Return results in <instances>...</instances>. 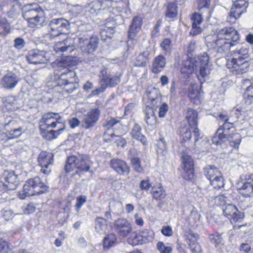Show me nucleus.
I'll list each match as a JSON object with an SVG mask.
<instances>
[{
  "mask_svg": "<svg viewBox=\"0 0 253 253\" xmlns=\"http://www.w3.org/2000/svg\"><path fill=\"white\" fill-rule=\"evenodd\" d=\"M157 153L158 159L165 161L169 158V154L167 148V144L164 138H160L157 144Z\"/></svg>",
  "mask_w": 253,
  "mask_h": 253,
  "instance_id": "nucleus-29",
  "label": "nucleus"
},
{
  "mask_svg": "<svg viewBox=\"0 0 253 253\" xmlns=\"http://www.w3.org/2000/svg\"><path fill=\"white\" fill-rule=\"evenodd\" d=\"M176 95V89L175 86V81L172 80L169 87V95L170 97H173Z\"/></svg>",
  "mask_w": 253,
  "mask_h": 253,
  "instance_id": "nucleus-61",
  "label": "nucleus"
},
{
  "mask_svg": "<svg viewBox=\"0 0 253 253\" xmlns=\"http://www.w3.org/2000/svg\"><path fill=\"white\" fill-rule=\"evenodd\" d=\"M223 213L233 223L240 221L244 216L243 213L240 212L237 207L231 204L223 205L222 207Z\"/></svg>",
  "mask_w": 253,
  "mask_h": 253,
  "instance_id": "nucleus-17",
  "label": "nucleus"
},
{
  "mask_svg": "<svg viewBox=\"0 0 253 253\" xmlns=\"http://www.w3.org/2000/svg\"><path fill=\"white\" fill-rule=\"evenodd\" d=\"M25 44V42L24 40L20 38H16L14 40V47L18 49H22Z\"/></svg>",
  "mask_w": 253,
  "mask_h": 253,
  "instance_id": "nucleus-59",
  "label": "nucleus"
},
{
  "mask_svg": "<svg viewBox=\"0 0 253 253\" xmlns=\"http://www.w3.org/2000/svg\"><path fill=\"white\" fill-rule=\"evenodd\" d=\"M99 43L97 37H91L90 39L75 38L73 40L67 38L62 42H56L53 47L57 53L71 52L74 50L73 44L82 53L90 54L96 49Z\"/></svg>",
  "mask_w": 253,
  "mask_h": 253,
  "instance_id": "nucleus-1",
  "label": "nucleus"
},
{
  "mask_svg": "<svg viewBox=\"0 0 253 253\" xmlns=\"http://www.w3.org/2000/svg\"><path fill=\"white\" fill-rule=\"evenodd\" d=\"M2 215L3 218L6 221H9L12 219L16 213H14L12 210L10 209H3L2 211Z\"/></svg>",
  "mask_w": 253,
  "mask_h": 253,
  "instance_id": "nucleus-56",
  "label": "nucleus"
},
{
  "mask_svg": "<svg viewBox=\"0 0 253 253\" xmlns=\"http://www.w3.org/2000/svg\"><path fill=\"white\" fill-rule=\"evenodd\" d=\"M156 248L160 253H171L172 252V248L169 244H165L162 241L158 242Z\"/></svg>",
  "mask_w": 253,
  "mask_h": 253,
  "instance_id": "nucleus-44",
  "label": "nucleus"
},
{
  "mask_svg": "<svg viewBox=\"0 0 253 253\" xmlns=\"http://www.w3.org/2000/svg\"><path fill=\"white\" fill-rule=\"evenodd\" d=\"M141 126L137 124H135L132 129L130 134L133 138L140 141L143 145H146L147 139L141 133Z\"/></svg>",
  "mask_w": 253,
  "mask_h": 253,
  "instance_id": "nucleus-34",
  "label": "nucleus"
},
{
  "mask_svg": "<svg viewBox=\"0 0 253 253\" xmlns=\"http://www.w3.org/2000/svg\"><path fill=\"white\" fill-rule=\"evenodd\" d=\"M115 228L119 235L123 237L128 236L132 231L130 223L125 219H119L116 221Z\"/></svg>",
  "mask_w": 253,
  "mask_h": 253,
  "instance_id": "nucleus-23",
  "label": "nucleus"
},
{
  "mask_svg": "<svg viewBox=\"0 0 253 253\" xmlns=\"http://www.w3.org/2000/svg\"><path fill=\"white\" fill-rule=\"evenodd\" d=\"M110 0L111 1V5H109V10L110 11V13L113 12L115 14L116 11L127 13V11H129L127 2L122 0H120L118 2H113L111 0Z\"/></svg>",
  "mask_w": 253,
  "mask_h": 253,
  "instance_id": "nucleus-31",
  "label": "nucleus"
},
{
  "mask_svg": "<svg viewBox=\"0 0 253 253\" xmlns=\"http://www.w3.org/2000/svg\"><path fill=\"white\" fill-rule=\"evenodd\" d=\"M160 47L162 48L165 54L170 52L172 49L171 41L169 39H165L160 44Z\"/></svg>",
  "mask_w": 253,
  "mask_h": 253,
  "instance_id": "nucleus-50",
  "label": "nucleus"
},
{
  "mask_svg": "<svg viewBox=\"0 0 253 253\" xmlns=\"http://www.w3.org/2000/svg\"><path fill=\"white\" fill-rule=\"evenodd\" d=\"M101 73L102 76V80L108 85L113 87L116 85L120 82L119 76L111 77L110 76L106 75V71L105 70H102Z\"/></svg>",
  "mask_w": 253,
  "mask_h": 253,
  "instance_id": "nucleus-36",
  "label": "nucleus"
},
{
  "mask_svg": "<svg viewBox=\"0 0 253 253\" xmlns=\"http://www.w3.org/2000/svg\"><path fill=\"white\" fill-rule=\"evenodd\" d=\"M3 179L4 181H0V188L4 190H14L20 183L18 176L14 171H5Z\"/></svg>",
  "mask_w": 253,
  "mask_h": 253,
  "instance_id": "nucleus-15",
  "label": "nucleus"
},
{
  "mask_svg": "<svg viewBox=\"0 0 253 253\" xmlns=\"http://www.w3.org/2000/svg\"><path fill=\"white\" fill-rule=\"evenodd\" d=\"M240 193L244 197H253V178L251 175L240 177L237 183Z\"/></svg>",
  "mask_w": 253,
  "mask_h": 253,
  "instance_id": "nucleus-14",
  "label": "nucleus"
},
{
  "mask_svg": "<svg viewBox=\"0 0 253 253\" xmlns=\"http://www.w3.org/2000/svg\"><path fill=\"white\" fill-rule=\"evenodd\" d=\"M234 129V123H226L222 125L217 129L212 137V143L218 145L222 142H228L231 146L238 149L241 142V136L238 133L232 134Z\"/></svg>",
  "mask_w": 253,
  "mask_h": 253,
  "instance_id": "nucleus-4",
  "label": "nucleus"
},
{
  "mask_svg": "<svg viewBox=\"0 0 253 253\" xmlns=\"http://www.w3.org/2000/svg\"><path fill=\"white\" fill-rule=\"evenodd\" d=\"M146 92L148 99L151 101H154L159 97V90L155 87L148 89Z\"/></svg>",
  "mask_w": 253,
  "mask_h": 253,
  "instance_id": "nucleus-54",
  "label": "nucleus"
},
{
  "mask_svg": "<svg viewBox=\"0 0 253 253\" xmlns=\"http://www.w3.org/2000/svg\"><path fill=\"white\" fill-rule=\"evenodd\" d=\"M38 160L39 166L41 168V172L45 174H49L51 171V166L54 161L53 154L46 151H42L40 153Z\"/></svg>",
  "mask_w": 253,
  "mask_h": 253,
  "instance_id": "nucleus-16",
  "label": "nucleus"
},
{
  "mask_svg": "<svg viewBox=\"0 0 253 253\" xmlns=\"http://www.w3.org/2000/svg\"><path fill=\"white\" fill-rule=\"evenodd\" d=\"M197 8L199 10L205 8L207 11H209L210 5V0H197Z\"/></svg>",
  "mask_w": 253,
  "mask_h": 253,
  "instance_id": "nucleus-57",
  "label": "nucleus"
},
{
  "mask_svg": "<svg viewBox=\"0 0 253 253\" xmlns=\"http://www.w3.org/2000/svg\"><path fill=\"white\" fill-rule=\"evenodd\" d=\"M100 115V111L97 108L91 109L84 118L82 126L88 129L93 127L98 121Z\"/></svg>",
  "mask_w": 253,
  "mask_h": 253,
  "instance_id": "nucleus-20",
  "label": "nucleus"
},
{
  "mask_svg": "<svg viewBox=\"0 0 253 253\" xmlns=\"http://www.w3.org/2000/svg\"><path fill=\"white\" fill-rule=\"evenodd\" d=\"M111 5L110 0L100 1L94 0L88 5V11L93 15L98 14L109 15L111 16L110 11L109 10V5Z\"/></svg>",
  "mask_w": 253,
  "mask_h": 253,
  "instance_id": "nucleus-13",
  "label": "nucleus"
},
{
  "mask_svg": "<svg viewBox=\"0 0 253 253\" xmlns=\"http://www.w3.org/2000/svg\"><path fill=\"white\" fill-rule=\"evenodd\" d=\"M131 164L134 170L138 173L143 172L144 169L141 165L140 159L138 157H133L131 159Z\"/></svg>",
  "mask_w": 253,
  "mask_h": 253,
  "instance_id": "nucleus-48",
  "label": "nucleus"
},
{
  "mask_svg": "<svg viewBox=\"0 0 253 253\" xmlns=\"http://www.w3.org/2000/svg\"><path fill=\"white\" fill-rule=\"evenodd\" d=\"M182 162L183 165L184 170L187 174V178H192L194 174V163L193 159L189 155L184 154L182 157Z\"/></svg>",
  "mask_w": 253,
  "mask_h": 253,
  "instance_id": "nucleus-27",
  "label": "nucleus"
},
{
  "mask_svg": "<svg viewBox=\"0 0 253 253\" xmlns=\"http://www.w3.org/2000/svg\"><path fill=\"white\" fill-rule=\"evenodd\" d=\"M204 175L209 180L213 179L215 176H218L221 173L218 169L214 166L208 165L204 169Z\"/></svg>",
  "mask_w": 253,
  "mask_h": 253,
  "instance_id": "nucleus-35",
  "label": "nucleus"
},
{
  "mask_svg": "<svg viewBox=\"0 0 253 253\" xmlns=\"http://www.w3.org/2000/svg\"><path fill=\"white\" fill-rule=\"evenodd\" d=\"M63 90L67 93L73 92L78 86V81L76 82H67L63 84Z\"/></svg>",
  "mask_w": 253,
  "mask_h": 253,
  "instance_id": "nucleus-52",
  "label": "nucleus"
},
{
  "mask_svg": "<svg viewBox=\"0 0 253 253\" xmlns=\"http://www.w3.org/2000/svg\"><path fill=\"white\" fill-rule=\"evenodd\" d=\"M151 186L149 179L143 180L140 184V188L142 190H148Z\"/></svg>",
  "mask_w": 253,
  "mask_h": 253,
  "instance_id": "nucleus-62",
  "label": "nucleus"
},
{
  "mask_svg": "<svg viewBox=\"0 0 253 253\" xmlns=\"http://www.w3.org/2000/svg\"><path fill=\"white\" fill-rule=\"evenodd\" d=\"M189 246L190 248L192 253H200L202 251L201 246L197 242L193 244V245H191Z\"/></svg>",
  "mask_w": 253,
  "mask_h": 253,
  "instance_id": "nucleus-63",
  "label": "nucleus"
},
{
  "mask_svg": "<svg viewBox=\"0 0 253 253\" xmlns=\"http://www.w3.org/2000/svg\"><path fill=\"white\" fill-rule=\"evenodd\" d=\"M245 98H253V85L247 87L244 93Z\"/></svg>",
  "mask_w": 253,
  "mask_h": 253,
  "instance_id": "nucleus-64",
  "label": "nucleus"
},
{
  "mask_svg": "<svg viewBox=\"0 0 253 253\" xmlns=\"http://www.w3.org/2000/svg\"><path fill=\"white\" fill-rule=\"evenodd\" d=\"M209 238L211 244H213L215 247L221 244L223 242L221 235L217 232L210 234Z\"/></svg>",
  "mask_w": 253,
  "mask_h": 253,
  "instance_id": "nucleus-49",
  "label": "nucleus"
},
{
  "mask_svg": "<svg viewBox=\"0 0 253 253\" xmlns=\"http://www.w3.org/2000/svg\"><path fill=\"white\" fill-rule=\"evenodd\" d=\"M145 120L147 124L153 127L156 123V117L154 110L150 107H147L145 111Z\"/></svg>",
  "mask_w": 253,
  "mask_h": 253,
  "instance_id": "nucleus-39",
  "label": "nucleus"
},
{
  "mask_svg": "<svg viewBox=\"0 0 253 253\" xmlns=\"http://www.w3.org/2000/svg\"><path fill=\"white\" fill-rule=\"evenodd\" d=\"M20 81L17 75L13 72H8L1 78L0 83L2 86L6 89H13Z\"/></svg>",
  "mask_w": 253,
  "mask_h": 253,
  "instance_id": "nucleus-21",
  "label": "nucleus"
},
{
  "mask_svg": "<svg viewBox=\"0 0 253 253\" xmlns=\"http://www.w3.org/2000/svg\"><path fill=\"white\" fill-rule=\"evenodd\" d=\"M87 197L84 195H81L77 198L75 209L77 212H79L82 207L86 202Z\"/></svg>",
  "mask_w": 253,
  "mask_h": 253,
  "instance_id": "nucleus-55",
  "label": "nucleus"
},
{
  "mask_svg": "<svg viewBox=\"0 0 253 253\" xmlns=\"http://www.w3.org/2000/svg\"><path fill=\"white\" fill-rule=\"evenodd\" d=\"M23 18L28 22L32 27H42L45 22L43 10L36 3L25 5L22 9Z\"/></svg>",
  "mask_w": 253,
  "mask_h": 253,
  "instance_id": "nucleus-7",
  "label": "nucleus"
},
{
  "mask_svg": "<svg viewBox=\"0 0 253 253\" xmlns=\"http://www.w3.org/2000/svg\"><path fill=\"white\" fill-rule=\"evenodd\" d=\"M209 57L206 53L195 58H189L184 60L181 67V73L185 77L192 74L199 69L198 78L200 82L203 83L209 78L211 71V65L209 64Z\"/></svg>",
  "mask_w": 253,
  "mask_h": 253,
  "instance_id": "nucleus-2",
  "label": "nucleus"
},
{
  "mask_svg": "<svg viewBox=\"0 0 253 253\" xmlns=\"http://www.w3.org/2000/svg\"><path fill=\"white\" fill-rule=\"evenodd\" d=\"M240 36L233 27H225L217 32V38L214 43V50L220 54H226L232 47L237 45Z\"/></svg>",
  "mask_w": 253,
  "mask_h": 253,
  "instance_id": "nucleus-3",
  "label": "nucleus"
},
{
  "mask_svg": "<svg viewBox=\"0 0 253 253\" xmlns=\"http://www.w3.org/2000/svg\"><path fill=\"white\" fill-rule=\"evenodd\" d=\"M248 6V4L245 0H237L234 1L227 21L231 24L235 23L240 16L246 12Z\"/></svg>",
  "mask_w": 253,
  "mask_h": 253,
  "instance_id": "nucleus-12",
  "label": "nucleus"
},
{
  "mask_svg": "<svg viewBox=\"0 0 253 253\" xmlns=\"http://www.w3.org/2000/svg\"><path fill=\"white\" fill-rule=\"evenodd\" d=\"M168 106L166 103H163L159 108V116L160 118H163L165 116L167 112L168 111Z\"/></svg>",
  "mask_w": 253,
  "mask_h": 253,
  "instance_id": "nucleus-58",
  "label": "nucleus"
},
{
  "mask_svg": "<svg viewBox=\"0 0 253 253\" xmlns=\"http://www.w3.org/2000/svg\"><path fill=\"white\" fill-rule=\"evenodd\" d=\"M166 59L163 55L156 56L152 63V72L158 74L161 72L166 66Z\"/></svg>",
  "mask_w": 253,
  "mask_h": 253,
  "instance_id": "nucleus-30",
  "label": "nucleus"
},
{
  "mask_svg": "<svg viewBox=\"0 0 253 253\" xmlns=\"http://www.w3.org/2000/svg\"><path fill=\"white\" fill-rule=\"evenodd\" d=\"M16 122L15 121L10 120L8 123L4 125V127L11 125L12 128L11 130H8L9 132V137L10 139H13L20 137L23 133V127L19 126L17 128L15 127Z\"/></svg>",
  "mask_w": 253,
  "mask_h": 253,
  "instance_id": "nucleus-32",
  "label": "nucleus"
},
{
  "mask_svg": "<svg viewBox=\"0 0 253 253\" xmlns=\"http://www.w3.org/2000/svg\"><path fill=\"white\" fill-rule=\"evenodd\" d=\"M57 70L61 71V73L57 79V84L62 86L63 84L67 82L77 81L76 73L73 70H69L67 65L63 61H59L57 65Z\"/></svg>",
  "mask_w": 253,
  "mask_h": 253,
  "instance_id": "nucleus-10",
  "label": "nucleus"
},
{
  "mask_svg": "<svg viewBox=\"0 0 253 253\" xmlns=\"http://www.w3.org/2000/svg\"><path fill=\"white\" fill-rule=\"evenodd\" d=\"M110 166L119 175L126 176L129 173L130 168L125 161L113 159L110 161Z\"/></svg>",
  "mask_w": 253,
  "mask_h": 253,
  "instance_id": "nucleus-22",
  "label": "nucleus"
},
{
  "mask_svg": "<svg viewBox=\"0 0 253 253\" xmlns=\"http://www.w3.org/2000/svg\"><path fill=\"white\" fill-rule=\"evenodd\" d=\"M48 190V187L42 182L41 178L35 177L26 181L23 189L19 192V198L24 200L27 197L45 193Z\"/></svg>",
  "mask_w": 253,
  "mask_h": 253,
  "instance_id": "nucleus-8",
  "label": "nucleus"
},
{
  "mask_svg": "<svg viewBox=\"0 0 253 253\" xmlns=\"http://www.w3.org/2000/svg\"><path fill=\"white\" fill-rule=\"evenodd\" d=\"M95 229L97 232L103 234L107 230L106 220L101 217H97L95 220Z\"/></svg>",
  "mask_w": 253,
  "mask_h": 253,
  "instance_id": "nucleus-38",
  "label": "nucleus"
},
{
  "mask_svg": "<svg viewBox=\"0 0 253 253\" xmlns=\"http://www.w3.org/2000/svg\"><path fill=\"white\" fill-rule=\"evenodd\" d=\"M121 124L119 120L115 119H111L107 122L106 126L109 130L112 129L113 130H118L121 127Z\"/></svg>",
  "mask_w": 253,
  "mask_h": 253,
  "instance_id": "nucleus-51",
  "label": "nucleus"
},
{
  "mask_svg": "<svg viewBox=\"0 0 253 253\" xmlns=\"http://www.w3.org/2000/svg\"><path fill=\"white\" fill-rule=\"evenodd\" d=\"M184 237L187 244L190 246L196 243L198 238V235L196 233L189 230L185 232Z\"/></svg>",
  "mask_w": 253,
  "mask_h": 253,
  "instance_id": "nucleus-45",
  "label": "nucleus"
},
{
  "mask_svg": "<svg viewBox=\"0 0 253 253\" xmlns=\"http://www.w3.org/2000/svg\"><path fill=\"white\" fill-rule=\"evenodd\" d=\"M186 117L190 127L191 128L194 127L195 137L197 139L200 135V133L197 127L198 113L197 111L193 109L189 108L187 110Z\"/></svg>",
  "mask_w": 253,
  "mask_h": 253,
  "instance_id": "nucleus-24",
  "label": "nucleus"
},
{
  "mask_svg": "<svg viewBox=\"0 0 253 253\" xmlns=\"http://www.w3.org/2000/svg\"><path fill=\"white\" fill-rule=\"evenodd\" d=\"M209 191L210 192V194L209 196V200L212 201L214 200L215 204L217 205H225L224 204L226 202L227 199V197L225 195L222 194L215 196L211 195L212 190H210Z\"/></svg>",
  "mask_w": 253,
  "mask_h": 253,
  "instance_id": "nucleus-41",
  "label": "nucleus"
},
{
  "mask_svg": "<svg viewBox=\"0 0 253 253\" xmlns=\"http://www.w3.org/2000/svg\"><path fill=\"white\" fill-rule=\"evenodd\" d=\"M114 33V30L112 27H106L102 29L100 32V35L102 39L105 40L106 38H111Z\"/></svg>",
  "mask_w": 253,
  "mask_h": 253,
  "instance_id": "nucleus-53",
  "label": "nucleus"
},
{
  "mask_svg": "<svg viewBox=\"0 0 253 253\" xmlns=\"http://www.w3.org/2000/svg\"><path fill=\"white\" fill-rule=\"evenodd\" d=\"M153 233L147 229L142 230L138 234H135L133 241L136 244H146L152 241Z\"/></svg>",
  "mask_w": 253,
  "mask_h": 253,
  "instance_id": "nucleus-25",
  "label": "nucleus"
},
{
  "mask_svg": "<svg viewBox=\"0 0 253 253\" xmlns=\"http://www.w3.org/2000/svg\"><path fill=\"white\" fill-rule=\"evenodd\" d=\"M92 162L89 157L86 155L71 156L66 161L65 170L70 172L75 169L84 172L89 171Z\"/></svg>",
  "mask_w": 253,
  "mask_h": 253,
  "instance_id": "nucleus-9",
  "label": "nucleus"
},
{
  "mask_svg": "<svg viewBox=\"0 0 253 253\" xmlns=\"http://www.w3.org/2000/svg\"><path fill=\"white\" fill-rule=\"evenodd\" d=\"M27 61L30 64H44L47 61L46 52L38 49L29 51L26 56Z\"/></svg>",
  "mask_w": 253,
  "mask_h": 253,
  "instance_id": "nucleus-19",
  "label": "nucleus"
},
{
  "mask_svg": "<svg viewBox=\"0 0 253 253\" xmlns=\"http://www.w3.org/2000/svg\"><path fill=\"white\" fill-rule=\"evenodd\" d=\"M188 96L192 102L198 103L200 102V93L194 86H191L189 89Z\"/></svg>",
  "mask_w": 253,
  "mask_h": 253,
  "instance_id": "nucleus-42",
  "label": "nucleus"
},
{
  "mask_svg": "<svg viewBox=\"0 0 253 253\" xmlns=\"http://www.w3.org/2000/svg\"><path fill=\"white\" fill-rule=\"evenodd\" d=\"M110 211L116 214H120L123 212V207L122 203L113 202L109 206Z\"/></svg>",
  "mask_w": 253,
  "mask_h": 253,
  "instance_id": "nucleus-46",
  "label": "nucleus"
},
{
  "mask_svg": "<svg viewBox=\"0 0 253 253\" xmlns=\"http://www.w3.org/2000/svg\"><path fill=\"white\" fill-rule=\"evenodd\" d=\"M151 193L154 199L161 200L165 198L166 193L161 184H159L158 186H154L152 188Z\"/></svg>",
  "mask_w": 253,
  "mask_h": 253,
  "instance_id": "nucleus-37",
  "label": "nucleus"
},
{
  "mask_svg": "<svg viewBox=\"0 0 253 253\" xmlns=\"http://www.w3.org/2000/svg\"><path fill=\"white\" fill-rule=\"evenodd\" d=\"M178 13L177 6L175 3H169L167 6L166 16L168 18H174Z\"/></svg>",
  "mask_w": 253,
  "mask_h": 253,
  "instance_id": "nucleus-40",
  "label": "nucleus"
},
{
  "mask_svg": "<svg viewBox=\"0 0 253 253\" xmlns=\"http://www.w3.org/2000/svg\"><path fill=\"white\" fill-rule=\"evenodd\" d=\"M68 26V21L63 18L52 19L49 24L50 30L47 36L52 40L62 34Z\"/></svg>",
  "mask_w": 253,
  "mask_h": 253,
  "instance_id": "nucleus-11",
  "label": "nucleus"
},
{
  "mask_svg": "<svg viewBox=\"0 0 253 253\" xmlns=\"http://www.w3.org/2000/svg\"><path fill=\"white\" fill-rule=\"evenodd\" d=\"M191 20L192 25L190 34L192 36H195L202 32V29L200 25L203 22L204 18L201 14L195 13L192 16Z\"/></svg>",
  "mask_w": 253,
  "mask_h": 253,
  "instance_id": "nucleus-28",
  "label": "nucleus"
},
{
  "mask_svg": "<svg viewBox=\"0 0 253 253\" xmlns=\"http://www.w3.org/2000/svg\"><path fill=\"white\" fill-rule=\"evenodd\" d=\"M61 118L58 114L52 112L43 115L40 121V129L42 131H46L50 127H58L57 130H51L48 131L47 139L56 138L65 129V125L60 121Z\"/></svg>",
  "mask_w": 253,
  "mask_h": 253,
  "instance_id": "nucleus-6",
  "label": "nucleus"
},
{
  "mask_svg": "<svg viewBox=\"0 0 253 253\" xmlns=\"http://www.w3.org/2000/svg\"><path fill=\"white\" fill-rule=\"evenodd\" d=\"M161 232L164 236L168 237H170L173 234L172 228L169 226H163Z\"/></svg>",
  "mask_w": 253,
  "mask_h": 253,
  "instance_id": "nucleus-60",
  "label": "nucleus"
},
{
  "mask_svg": "<svg viewBox=\"0 0 253 253\" xmlns=\"http://www.w3.org/2000/svg\"><path fill=\"white\" fill-rule=\"evenodd\" d=\"M194 130V127L190 129L189 127H185L181 130L180 136L182 145L187 148L192 147L200 137V135L198 138L196 139Z\"/></svg>",
  "mask_w": 253,
  "mask_h": 253,
  "instance_id": "nucleus-18",
  "label": "nucleus"
},
{
  "mask_svg": "<svg viewBox=\"0 0 253 253\" xmlns=\"http://www.w3.org/2000/svg\"><path fill=\"white\" fill-rule=\"evenodd\" d=\"M151 53V49L150 47H147L145 50L139 54L136 58L134 63V66L138 67L144 66L147 62L149 60V56Z\"/></svg>",
  "mask_w": 253,
  "mask_h": 253,
  "instance_id": "nucleus-33",
  "label": "nucleus"
},
{
  "mask_svg": "<svg viewBox=\"0 0 253 253\" xmlns=\"http://www.w3.org/2000/svg\"><path fill=\"white\" fill-rule=\"evenodd\" d=\"M142 24V20L140 17L135 16L132 20L128 32V38L134 39L140 31Z\"/></svg>",
  "mask_w": 253,
  "mask_h": 253,
  "instance_id": "nucleus-26",
  "label": "nucleus"
},
{
  "mask_svg": "<svg viewBox=\"0 0 253 253\" xmlns=\"http://www.w3.org/2000/svg\"><path fill=\"white\" fill-rule=\"evenodd\" d=\"M210 181L211 184L214 189H219L223 187L224 185V180L221 173L219 176L218 175L215 176L213 179H211Z\"/></svg>",
  "mask_w": 253,
  "mask_h": 253,
  "instance_id": "nucleus-47",
  "label": "nucleus"
},
{
  "mask_svg": "<svg viewBox=\"0 0 253 253\" xmlns=\"http://www.w3.org/2000/svg\"><path fill=\"white\" fill-rule=\"evenodd\" d=\"M117 241V238L115 234H108L104 239L103 246L105 248H110L114 246Z\"/></svg>",
  "mask_w": 253,
  "mask_h": 253,
  "instance_id": "nucleus-43",
  "label": "nucleus"
},
{
  "mask_svg": "<svg viewBox=\"0 0 253 253\" xmlns=\"http://www.w3.org/2000/svg\"><path fill=\"white\" fill-rule=\"evenodd\" d=\"M248 49L244 46L232 51L233 57L228 60L226 66L233 74L241 75L249 67Z\"/></svg>",
  "mask_w": 253,
  "mask_h": 253,
  "instance_id": "nucleus-5",
  "label": "nucleus"
}]
</instances>
